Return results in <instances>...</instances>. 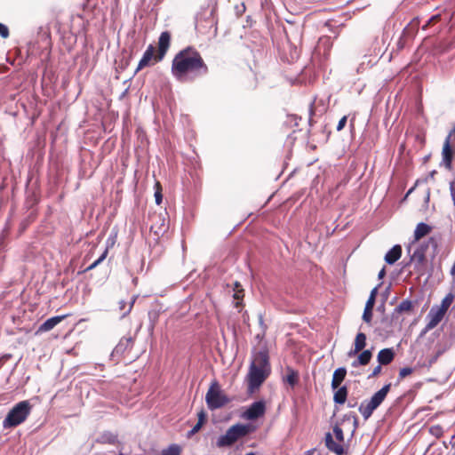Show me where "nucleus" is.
<instances>
[{"mask_svg": "<svg viewBox=\"0 0 455 455\" xmlns=\"http://www.w3.org/2000/svg\"><path fill=\"white\" fill-rule=\"evenodd\" d=\"M207 73L208 67L201 54L192 47L181 50L172 60V74L180 82L193 81Z\"/></svg>", "mask_w": 455, "mask_h": 455, "instance_id": "nucleus-1", "label": "nucleus"}, {"mask_svg": "<svg viewBox=\"0 0 455 455\" xmlns=\"http://www.w3.org/2000/svg\"><path fill=\"white\" fill-rule=\"evenodd\" d=\"M271 374L269 354L267 347H262L251 355L248 373L245 376L247 393H255Z\"/></svg>", "mask_w": 455, "mask_h": 455, "instance_id": "nucleus-2", "label": "nucleus"}, {"mask_svg": "<svg viewBox=\"0 0 455 455\" xmlns=\"http://www.w3.org/2000/svg\"><path fill=\"white\" fill-rule=\"evenodd\" d=\"M32 406L28 400L16 403L3 420L4 428L15 427L23 423L30 414Z\"/></svg>", "mask_w": 455, "mask_h": 455, "instance_id": "nucleus-3", "label": "nucleus"}, {"mask_svg": "<svg viewBox=\"0 0 455 455\" xmlns=\"http://www.w3.org/2000/svg\"><path fill=\"white\" fill-rule=\"evenodd\" d=\"M390 388L391 383H387L374 393L369 400H364L361 403L358 411L364 419H368L372 415L373 411L383 403Z\"/></svg>", "mask_w": 455, "mask_h": 455, "instance_id": "nucleus-4", "label": "nucleus"}, {"mask_svg": "<svg viewBox=\"0 0 455 455\" xmlns=\"http://www.w3.org/2000/svg\"><path fill=\"white\" fill-rule=\"evenodd\" d=\"M251 431L249 425L235 424L230 427L226 434L219 436L216 445L219 448L229 447L233 445L238 439L247 435Z\"/></svg>", "mask_w": 455, "mask_h": 455, "instance_id": "nucleus-5", "label": "nucleus"}, {"mask_svg": "<svg viewBox=\"0 0 455 455\" xmlns=\"http://www.w3.org/2000/svg\"><path fill=\"white\" fill-rule=\"evenodd\" d=\"M205 402L209 410L215 411L228 404L230 398L223 393L219 383L213 381L205 395Z\"/></svg>", "mask_w": 455, "mask_h": 455, "instance_id": "nucleus-6", "label": "nucleus"}, {"mask_svg": "<svg viewBox=\"0 0 455 455\" xmlns=\"http://www.w3.org/2000/svg\"><path fill=\"white\" fill-rule=\"evenodd\" d=\"M445 314L442 309L437 308V305H434L428 314L427 315V323L424 329L421 331L420 336L426 335L428 331L433 330L443 319Z\"/></svg>", "mask_w": 455, "mask_h": 455, "instance_id": "nucleus-7", "label": "nucleus"}, {"mask_svg": "<svg viewBox=\"0 0 455 455\" xmlns=\"http://www.w3.org/2000/svg\"><path fill=\"white\" fill-rule=\"evenodd\" d=\"M266 412V403L264 400L253 402L243 413V417L248 420H255Z\"/></svg>", "mask_w": 455, "mask_h": 455, "instance_id": "nucleus-8", "label": "nucleus"}, {"mask_svg": "<svg viewBox=\"0 0 455 455\" xmlns=\"http://www.w3.org/2000/svg\"><path fill=\"white\" fill-rule=\"evenodd\" d=\"M171 35L169 32H162L158 40V54L156 57V61H160L164 59L170 46Z\"/></svg>", "mask_w": 455, "mask_h": 455, "instance_id": "nucleus-9", "label": "nucleus"}, {"mask_svg": "<svg viewBox=\"0 0 455 455\" xmlns=\"http://www.w3.org/2000/svg\"><path fill=\"white\" fill-rule=\"evenodd\" d=\"M451 133H449L448 136L445 138L443 151H442V162L444 164V166L447 169L451 168V162H452V150H451Z\"/></svg>", "mask_w": 455, "mask_h": 455, "instance_id": "nucleus-10", "label": "nucleus"}, {"mask_svg": "<svg viewBox=\"0 0 455 455\" xmlns=\"http://www.w3.org/2000/svg\"><path fill=\"white\" fill-rule=\"evenodd\" d=\"M324 443L325 446L331 452L336 455H342L344 453L343 445L341 443H336L330 432L325 434Z\"/></svg>", "mask_w": 455, "mask_h": 455, "instance_id": "nucleus-11", "label": "nucleus"}, {"mask_svg": "<svg viewBox=\"0 0 455 455\" xmlns=\"http://www.w3.org/2000/svg\"><path fill=\"white\" fill-rule=\"evenodd\" d=\"M203 22L204 21L201 20H196V28L197 29L198 32L216 35V33H217L216 21L214 20V18L212 17V13L210 14V17L204 20V22H206L207 26L209 27L208 31L204 30V26L203 25Z\"/></svg>", "mask_w": 455, "mask_h": 455, "instance_id": "nucleus-12", "label": "nucleus"}, {"mask_svg": "<svg viewBox=\"0 0 455 455\" xmlns=\"http://www.w3.org/2000/svg\"><path fill=\"white\" fill-rule=\"evenodd\" d=\"M155 48L152 44H149L147 50L144 52L142 58L140 59L139 65L136 68V72L142 69L143 68L149 66L151 60L154 58Z\"/></svg>", "mask_w": 455, "mask_h": 455, "instance_id": "nucleus-13", "label": "nucleus"}, {"mask_svg": "<svg viewBox=\"0 0 455 455\" xmlns=\"http://www.w3.org/2000/svg\"><path fill=\"white\" fill-rule=\"evenodd\" d=\"M432 230V227L425 222H420L416 226V228L414 230L413 234V241L411 243H416L419 241L423 236L428 235Z\"/></svg>", "mask_w": 455, "mask_h": 455, "instance_id": "nucleus-14", "label": "nucleus"}, {"mask_svg": "<svg viewBox=\"0 0 455 455\" xmlns=\"http://www.w3.org/2000/svg\"><path fill=\"white\" fill-rule=\"evenodd\" d=\"M395 358V352L393 348L381 349L377 356V360L380 365L389 364Z\"/></svg>", "mask_w": 455, "mask_h": 455, "instance_id": "nucleus-15", "label": "nucleus"}, {"mask_svg": "<svg viewBox=\"0 0 455 455\" xmlns=\"http://www.w3.org/2000/svg\"><path fill=\"white\" fill-rule=\"evenodd\" d=\"M402 255V247L399 244L394 245L385 255V261L389 264H395Z\"/></svg>", "mask_w": 455, "mask_h": 455, "instance_id": "nucleus-16", "label": "nucleus"}, {"mask_svg": "<svg viewBox=\"0 0 455 455\" xmlns=\"http://www.w3.org/2000/svg\"><path fill=\"white\" fill-rule=\"evenodd\" d=\"M346 375L347 369L345 367H339L334 371L331 384V388L333 390L337 389L339 387L341 382L345 379Z\"/></svg>", "mask_w": 455, "mask_h": 455, "instance_id": "nucleus-17", "label": "nucleus"}, {"mask_svg": "<svg viewBox=\"0 0 455 455\" xmlns=\"http://www.w3.org/2000/svg\"><path fill=\"white\" fill-rule=\"evenodd\" d=\"M66 315H56L51 318H48L44 321L39 327V331H49L53 329L57 324H59Z\"/></svg>", "mask_w": 455, "mask_h": 455, "instance_id": "nucleus-18", "label": "nucleus"}, {"mask_svg": "<svg viewBox=\"0 0 455 455\" xmlns=\"http://www.w3.org/2000/svg\"><path fill=\"white\" fill-rule=\"evenodd\" d=\"M411 261L417 271H421L426 263V255L415 249L411 256Z\"/></svg>", "mask_w": 455, "mask_h": 455, "instance_id": "nucleus-19", "label": "nucleus"}, {"mask_svg": "<svg viewBox=\"0 0 455 455\" xmlns=\"http://www.w3.org/2000/svg\"><path fill=\"white\" fill-rule=\"evenodd\" d=\"M132 345L133 340L132 337H124L116 346L113 352L116 355L124 354L126 350L131 349Z\"/></svg>", "mask_w": 455, "mask_h": 455, "instance_id": "nucleus-20", "label": "nucleus"}, {"mask_svg": "<svg viewBox=\"0 0 455 455\" xmlns=\"http://www.w3.org/2000/svg\"><path fill=\"white\" fill-rule=\"evenodd\" d=\"M371 357H372V353L371 350H369V349L363 350L358 355V357L352 362L351 365L354 368H356L360 365H367L370 363Z\"/></svg>", "mask_w": 455, "mask_h": 455, "instance_id": "nucleus-21", "label": "nucleus"}, {"mask_svg": "<svg viewBox=\"0 0 455 455\" xmlns=\"http://www.w3.org/2000/svg\"><path fill=\"white\" fill-rule=\"evenodd\" d=\"M243 296V289L242 288L241 284L238 282H235L233 294L234 300H235V307L239 308L242 306Z\"/></svg>", "mask_w": 455, "mask_h": 455, "instance_id": "nucleus-22", "label": "nucleus"}, {"mask_svg": "<svg viewBox=\"0 0 455 455\" xmlns=\"http://www.w3.org/2000/svg\"><path fill=\"white\" fill-rule=\"evenodd\" d=\"M413 307V302L410 299H403L400 302V304L394 309L392 313V318L395 317L396 314H401L403 312H409Z\"/></svg>", "mask_w": 455, "mask_h": 455, "instance_id": "nucleus-23", "label": "nucleus"}, {"mask_svg": "<svg viewBox=\"0 0 455 455\" xmlns=\"http://www.w3.org/2000/svg\"><path fill=\"white\" fill-rule=\"evenodd\" d=\"M347 397V388L346 386L339 387L337 391L334 393L333 401L335 403L343 404L345 403Z\"/></svg>", "mask_w": 455, "mask_h": 455, "instance_id": "nucleus-24", "label": "nucleus"}, {"mask_svg": "<svg viewBox=\"0 0 455 455\" xmlns=\"http://www.w3.org/2000/svg\"><path fill=\"white\" fill-rule=\"evenodd\" d=\"M366 346V335L358 332L355 339V352L362 351Z\"/></svg>", "mask_w": 455, "mask_h": 455, "instance_id": "nucleus-25", "label": "nucleus"}, {"mask_svg": "<svg viewBox=\"0 0 455 455\" xmlns=\"http://www.w3.org/2000/svg\"><path fill=\"white\" fill-rule=\"evenodd\" d=\"M286 371L287 375L284 379L291 387H294L298 383V372L291 367H288Z\"/></svg>", "mask_w": 455, "mask_h": 455, "instance_id": "nucleus-26", "label": "nucleus"}, {"mask_svg": "<svg viewBox=\"0 0 455 455\" xmlns=\"http://www.w3.org/2000/svg\"><path fill=\"white\" fill-rule=\"evenodd\" d=\"M454 296L452 293H448L442 300L440 305H437L438 309H442L444 314H446L447 310L451 307V303L453 302Z\"/></svg>", "mask_w": 455, "mask_h": 455, "instance_id": "nucleus-27", "label": "nucleus"}, {"mask_svg": "<svg viewBox=\"0 0 455 455\" xmlns=\"http://www.w3.org/2000/svg\"><path fill=\"white\" fill-rule=\"evenodd\" d=\"M134 302L135 299H132L129 303H127L125 300L119 301V309L122 311V317L126 316L131 312Z\"/></svg>", "mask_w": 455, "mask_h": 455, "instance_id": "nucleus-28", "label": "nucleus"}, {"mask_svg": "<svg viewBox=\"0 0 455 455\" xmlns=\"http://www.w3.org/2000/svg\"><path fill=\"white\" fill-rule=\"evenodd\" d=\"M181 449L178 444H171L167 449L162 451V455H180Z\"/></svg>", "mask_w": 455, "mask_h": 455, "instance_id": "nucleus-29", "label": "nucleus"}, {"mask_svg": "<svg viewBox=\"0 0 455 455\" xmlns=\"http://www.w3.org/2000/svg\"><path fill=\"white\" fill-rule=\"evenodd\" d=\"M377 293H378V286L374 287L371 293H370V296L365 303V306L366 307H374V304H375V300H376V296H377Z\"/></svg>", "mask_w": 455, "mask_h": 455, "instance_id": "nucleus-30", "label": "nucleus"}, {"mask_svg": "<svg viewBox=\"0 0 455 455\" xmlns=\"http://www.w3.org/2000/svg\"><path fill=\"white\" fill-rule=\"evenodd\" d=\"M372 307H364V310H363V320L367 323H370L371 322V319H372Z\"/></svg>", "mask_w": 455, "mask_h": 455, "instance_id": "nucleus-31", "label": "nucleus"}, {"mask_svg": "<svg viewBox=\"0 0 455 455\" xmlns=\"http://www.w3.org/2000/svg\"><path fill=\"white\" fill-rule=\"evenodd\" d=\"M333 433L338 442L343 443L344 442V434L341 427L339 426H334L333 427Z\"/></svg>", "mask_w": 455, "mask_h": 455, "instance_id": "nucleus-32", "label": "nucleus"}, {"mask_svg": "<svg viewBox=\"0 0 455 455\" xmlns=\"http://www.w3.org/2000/svg\"><path fill=\"white\" fill-rule=\"evenodd\" d=\"M107 254L108 250H105L104 252L100 255V257L86 268V271L92 270L94 267H96L100 263H101L106 259Z\"/></svg>", "mask_w": 455, "mask_h": 455, "instance_id": "nucleus-33", "label": "nucleus"}, {"mask_svg": "<svg viewBox=\"0 0 455 455\" xmlns=\"http://www.w3.org/2000/svg\"><path fill=\"white\" fill-rule=\"evenodd\" d=\"M426 243H428V247L431 246L433 251H436L438 248L439 238L435 236H431L427 239Z\"/></svg>", "mask_w": 455, "mask_h": 455, "instance_id": "nucleus-34", "label": "nucleus"}, {"mask_svg": "<svg viewBox=\"0 0 455 455\" xmlns=\"http://www.w3.org/2000/svg\"><path fill=\"white\" fill-rule=\"evenodd\" d=\"M413 371L412 368L411 367H403L399 371V379H403V378L407 377L408 375L411 374Z\"/></svg>", "mask_w": 455, "mask_h": 455, "instance_id": "nucleus-35", "label": "nucleus"}, {"mask_svg": "<svg viewBox=\"0 0 455 455\" xmlns=\"http://www.w3.org/2000/svg\"><path fill=\"white\" fill-rule=\"evenodd\" d=\"M10 35L9 28L6 25L0 22V36L2 38H7Z\"/></svg>", "mask_w": 455, "mask_h": 455, "instance_id": "nucleus-36", "label": "nucleus"}, {"mask_svg": "<svg viewBox=\"0 0 455 455\" xmlns=\"http://www.w3.org/2000/svg\"><path fill=\"white\" fill-rule=\"evenodd\" d=\"M415 249L426 255V252L428 249V243L426 242L419 243Z\"/></svg>", "mask_w": 455, "mask_h": 455, "instance_id": "nucleus-37", "label": "nucleus"}, {"mask_svg": "<svg viewBox=\"0 0 455 455\" xmlns=\"http://www.w3.org/2000/svg\"><path fill=\"white\" fill-rule=\"evenodd\" d=\"M381 372V365L379 363L371 371V373L368 376V379L375 378Z\"/></svg>", "mask_w": 455, "mask_h": 455, "instance_id": "nucleus-38", "label": "nucleus"}, {"mask_svg": "<svg viewBox=\"0 0 455 455\" xmlns=\"http://www.w3.org/2000/svg\"><path fill=\"white\" fill-rule=\"evenodd\" d=\"M201 427H201V423H196V424L193 427V428H192L190 431H188V437H191L193 435H195L196 433H197V432L200 430V428H201Z\"/></svg>", "mask_w": 455, "mask_h": 455, "instance_id": "nucleus-39", "label": "nucleus"}, {"mask_svg": "<svg viewBox=\"0 0 455 455\" xmlns=\"http://www.w3.org/2000/svg\"><path fill=\"white\" fill-rule=\"evenodd\" d=\"M347 116H344L338 123V125H337V131H341L345 125H346V123H347Z\"/></svg>", "mask_w": 455, "mask_h": 455, "instance_id": "nucleus-40", "label": "nucleus"}, {"mask_svg": "<svg viewBox=\"0 0 455 455\" xmlns=\"http://www.w3.org/2000/svg\"><path fill=\"white\" fill-rule=\"evenodd\" d=\"M450 190H451V195L453 204L455 205V181L451 182Z\"/></svg>", "mask_w": 455, "mask_h": 455, "instance_id": "nucleus-41", "label": "nucleus"}, {"mask_svg": "<svg viewBox=\"0 0 455 455\" xmlns=\"http://www.w3.org/2000/svg\"><path fill=\"white\" fill-rule=\"evenodd\" d=\"M198 421L197 423H201V427L203 426L204 420H205V413L204 411H201L199 413H198Z\"/></svg>", "mask_w": 455, "mask_h": 455, "instance_id": "nucleus-42", "label": "nucleus"}, {"mask_svg": "<svg viewBox=\"0 0 455 455\" xmlns=\"http://www.w3.org/2000/svg\"><path fill=\"white\" fill-rule=\"evenodd\" d=\"M430 432L433 435H438L441 434L442 428L439 426L432 427L431 429H430Z\"/></svg>", "mask_w": 455, "mask_h": 455, "instance_id": "nucleus-43", "label": "nucleus"}, {"mask_svg": "<svg viewBox=\"0 0 455 455\" xmlns=\"http://www.w3.org/2000/svg\"><path fill=\"white\" fill-rule=\"evenodd\" d=\"M155 198H156V204H160L162 203V199H163L161 192L156 191L155 193Z\"/></svg>", "mask_w": 455, "mask_h": 455, "instance_id": "nucleus-44", "label": "nucleus"}, {"mask_svg": "<svg viewBox=\"0 0 455 455\" xmlns=\"http://www.w3.org/2000/svg\"><path fill=\"white\" fill-rule=\"evenodd\" d=\"M389 291H390V286L387 287L385 291L383 292L382 296L384 297V299L386 300L388 297V294H389Z\"/></svg>", "mask_w": 455, "mask_h": 455, "instance_id": "nucleus-45", "label": "nucleus"}, {"mask_svg": "<svg viewBox=\"0 0 455 455\" xmlns=\"http://www.w3.org/2000/svg\"><path fill=\"white\" fill-rule=\"evenodd\" d=\"M385 274H386V270H385V267H382V269L379 272V275H378L379 279L383 278V277H384V275H385Z\"/></svg>", "mask_w": 455, "mask_h": 455, "instance_id": "nucleus-46", "label": "nucleus"}, {"mask_svg": "<svg viewBox=\"0 0 455 455\" xmlns=\"http://www.w3.org/2000/svg\"><path fill=\"white\" fill-rule=\"evenodd\" d=\"M451 275H455V262L453 263L451 268Z\"/></svg>", "mask_w": 455, "mask_h": 455, "instance_id": "nucleus-47", "label": "nucleus"}, {"mask_svg": "<svg viewBox=\"0 0 455 455\" xmlns=\"http://www.w3.org/2000/svg\"><path fill=\"white\" fill-rule=\"evenodd\" d=\"M357 353H358V352H355V348H354L353 350H350V351L348 352V356H350V357H351V356H353V355H356Z\"/></svg>", "mask_w": 455, "mask_h": 455, "instance_id": "nucleus-48", "label": "nucleus"}, {"mask_svg": "<svg viewBox=\"0 0 455 455\" xmlns=\"http://www.w3.org/2000/svg\"><path fill=\"white\" fill-rule=\"evenodd\" d=\"M116 440V436H111V438L108 439L109 443H114Z\"/></svg>", "mask_w": 455, "mask_h": 455, "instance_id": "nucleus-49", "label": "nucleus"}, {"mask_svg": "<svg viewBox=\"0 0 455 455\" xmlns=\"http://www.w3.org/2000/svg\"><path fill=\"white\" fill-rule=\"evenodd\" d=\"M450 133H451V136L455 134V127L450 132Z\"/></svg>", "mask_w": 455, "mask_h": 455, "instance_id": "nucleus-50", "label": "nucleus"}, {"mask_svg": "<svg viewBox=\"0 0 455 455\" xmlns=\"http://www.w3.org/2000/svg\"><path fill=\"white\" fill-rule=\"evenodd\" d=\"M246 455H254V453L253 452H250V453H248Z\"/></svg>", "mask_w": 455, "mask_h": 455, "instance_id": "nucleus-51", "label": "nucleus"}, {"mask_svg": "<svg viewBox=\"0 0 455 455\" xmlns=\"http://www.w3.org/2000/svg\"><path fill=\"white\" fill-rule=\"evenodd\" d=\"M90 0H86V2L88 3Z\"/></svg>", "mask_w": 455, "mask_h": 455, "instance_id": "nucleus-52", "label": "nucleus"}, {"mask_svg": "<svg viewBox=\"0 0 455 455\" xmlns=\"http://www.w3.org/2000/svg\"><path fill=\"white\" fill-rule=\"evenodd\" d=\"M119 455H124L123 453H120Z\"/></svg>", "mask_w": 455, "mask_h": 455, "instance_id": "nucleus-53", "label": "nucleus"}]
</instances>
